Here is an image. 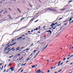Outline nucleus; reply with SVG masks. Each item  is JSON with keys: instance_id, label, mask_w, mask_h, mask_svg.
<instances>
[{"instance_id": "nucleus-1", "label": "nucleus", "mask_w": 73, "mask_h": 73, "mask_svg": "<svg viewBox=\"0 0 73 73\" xmlns=\"http://www.w3.org/2000/svg\"><path fill=\"white\" fill-rule=\"evenodd\" d=\"M33 54V53H31V54L30 55L29 57L27 58V59H26V60H31V58L33 57V55H32Z\"/></svg>"}, {"instance_id": "nucleus-2", "label": "nucleus", "mask_w": 73, "mask_h": 73, "mask_svg": "<svg viewBox=\"0 0 73 73\" xmlns=\"http://www.w3.org/2000/svg\"><path fill=\"white\" fill-rule=\"evenodd\" d=\"M68 5H66V6H64L65 8H64V9H62V10H61V11H64V10H65V9H66V7H67V6H68Z\"/></svg>"}, {"instance_id": "nucleus-3", "label": "nucleus", "mask_w": 73, "mask_h": 73, "mask_svg": "<svg viewBox=\"0 0 73 73\" xmlns=\"http://www.w3.org/2000/svg\"><path fill=\"white\" fill-rule=\"evenodd\" d=\"M40 26H39L38 27V28H36V29H34V31H38V30L39 29H40Z\"/></svg>"}, {"instance_id": "nucleus-4", "label": "nucleus", "mask_w": 73, "mask_h": 73, "mask_svg": "<svg viewBox=\"0 0 73 73\" xmlns=\"http://www.w3.org/2000/svg\"><path fill=\"white\" fill-rule=\"evenodd\" d=\"M46 32H50V35H51V33H52V31L50 30L47 31Z\"/></svg>"}, {"instance_id": "nucleus-5", "label": "nucleus", "mask_w": 73, "mask_h": 73, "mask_svg": "<svg viewBox=\"0 0 73 73\" xmlns=\"http://www.w3.org/2000/svg\"><path fill=\"white\" fill-rule=\"evenodd\" d=\"M20 48V47H18L17 48H16V51H17V50H19Z\"/></svg>"}, {"instance_id": "nucleus-6", "label": "nucleus", "mask_w": 73, "mask_h": 73, "mask_svg": "<svg viewBox=\"0 0 73 73\" xmlns=\"http://www.w3.org/2000/svg\"><path fill=\"white\" fill-rule=\"evenodd\" d=\"M8 16L10 19H12V18L11 17V15H8Z\"/></svg>"}, {"instance_id": "nucleus-7", "label": "nucleus", "mask_w": 73, "mask_h": 73, "mask_svg": "<svg viewBox=\"0 0 73 73\" xmlns=\"http://www.w3.org/2000/svg\"><path fill=\"white\" fill-rule=\"evenodd\" d=\"M52 27L51 28H52V29H56V28L57 27H56L55 26V27ZM51 28L50 29H51Z\"/></svg>"}, {"instance_id": "nucleus-8", "label": "nucleus", "mask_w": 73, "mask_h": 73, "mask_svg": "<svg viewBox=\"0 0 73 73\" xmlns=\"http://www.w3.org/2000/svg\"><path fill=\"white\" fill-rule=\"evenodd\" d=\"M73 55H72L71 56H70L69 57H68V58H67V60H69V59L70 58V57H73Z\"/></svg>"}, {"instance_id": "nucleus-9", "label": "nucleus", "mask_w": 73, "mask_h": 73, "mask_svg": "<svg viewBox=\"0 0 73 73\" xmlns=\"http://www.w3.org/2000/svg\"><path fill=\"white\" fill-rule=\"evenodd\" d=\"M34 19L33 18H32L30 21V22H32Z\"/></svg>"}, {"instance_id": "nucleus-10", "label": "nucleus", "mask_w": 73, "mask_h": 73, "mask_svg": "<svg viewBox=\"0 0 73 73\" xmlns=\"http://www.w3.org/2000/svg\"><path fill=\"white\" fill-rule=\"evenodd\" d=\"M54 25V23H53L51 24V25L50 26V27H53Z\"/></svg>"}, {"instance_id": "nucleus-11", "label": "nucleus", "mask_w": 73, "mask_h": 73, "mask_svg": "<svg viewBox=\"0 0 73 73\" xmlns=\"http://www.w3.org/2000/svg\"><path fill=\"white\" fill-rule=\"evenodd\" d=\"M8 48V47H7L5 48V50H4V52H5L6 50H7V48Z\"/></svg>"}, {"instance_id": "nucleus-12", "label": "nucleus", "mask_w": 73, "mask_h": 73, "mask_svg": "<svg viewBox=\"0 0 73 73\" xmlns=\"http://www.w3.org/2000/svg\"><path fill=\"white\" fill-rule=\"evenodd\" d=\"M51 11H54V12H57V11L55 9H52Z\"/></svg>"}, {"instance_id": "nucleus-13", "label": "nucleus", "mask_w": 73, "mask_h": 73, "mask_svg": "<svg viewBox=\"0 0 73 73\" xmlns=\"http://www.w3.org/2000/svg\"><path fill=\"white\" fill-rule=\"evenodd\" d=\"M17 9L18 11L19 12V13H21V11H20V9H19V8H17Z\"/></svg>"}, {"instance_id": "nucleus-14", "label": "nucleus", "mask_w": 73, "mask_h": 73, "mask_svg": "<svg viewBox=\"0 0 73 73\" xmlns=\"http://www.w3.org/2000/svg\"><path fill=\"white\" fill-rule=\"evenodd\" d=\"M15 44H16V43H15L13 44H10V46H12V45H15Z\"/></svg>"}, {"instance_id": "nucleus-15", "label": "nucleus", "mask_w": 73, "mask_h": 73, "mask_svg": "<svg viewBox=\"0 0 73 73\" xmlns=\"http://www.w3.org/2000/svg\"><path fill=\"white\" fill-rule=\"evenodd\" d=\"M47 10H51V11H52V9H51L50 8H47Z\"/></svg>"}, {"instance_id": "nucleus-16", "label": "nucleus", "mask_w": 73, "mask_h": 73, "mask_svg": "<svg viewBox=\"0 0 73 73\" xmlns=\"http://www.w3.org/2000/svg\"><path fill=\"white\" fill-rule=\"evenodd\" d=\"M72 1H73L72 0L69 1V2H68V4H69V3H71V2H72Z\"/></svg>"}, {"instance_id": "nucleus-17", "label": "nucleus", "mask_w": 73, "mask_h": 73, "mask_svg": "<svg viewBox=\"0 0 73 73\" xmlns=\"http://www.w3.org/2000/svg\"><path fill=\"white\" fill-rule=\"evenodd\" d=\"M25 19V17H24L23 18H22L21 20V21L22 20H23V19Z\"/></svg>"}, {"instance_id": "nucleus-18", "label": "nucleus", "mask_w": 73, "mask_h": 73, "mask_svg": "<svg viewBox=\"0 0 73 73\" xmlns=\"http://www.w3.org/2000/svg\"><path fill=\"white\" fill-rule=\"evenodd\" d=\"M15 68V67H12L11 68H10V69H11V70H13V68Z\"/></svg>"}, {"instance_id": "nucleus-19", "label": "nucleus", "mask_w": 73, "mask_h": 73, "mask_svg": "<svg viewBox=\"0 0 73 73\" xmlns=\"http://www.w3.org/2000/svg\"><path fill=\"white\" fill-rule=\"evenodd\" d=\"M48 44H47L46 46L44 47V49H43V50H44V49H45V48H46V47H47V46H48Z\"/></svg>"}, {"instance_id": "nucleus-20", "label": "nucleus", "mask_w": 73, "mask_h": 73, "mask_svg": "<svg viewBox=\"0 0 73 73\" xmlns=\"http://www.w3.org/2000/svg\"><path fill=\"white\" fill-rule=\"evenodd\" d=\"M22 68H21L19 70H18L17 71V72H19L21 69H22Z\"/></svg>"}, {"instance_id": "nucleus-21", "label": "nucleus", "mask_w": 73, "mask_h": 73, "mask_svg": "<svg viewBox=\"0 0 73 73\" xmlns=\"http://www.w3.org/2000/svg\"><path fill=\"white\" fill-rule=\"evenodd\" d=\"M23 38L22 37H20L19 38H17V40H19V39H20V38Z\"/></svg>"}, {"instance_id": "nucleus-22", "label": "nucleus", "mask_w": 73, "mask_h": 73, "mask_svg": "<svg viewBox=\"0 0 73 73\" xmlns=\"http://www.w3.org/2000/svg\"><path fill=\"white\" fill-rule=\"evenodd\" d=\"M10 43H11V42H9V43H8L5 46V47H6V46H7V45H8L9 44H10Z\"/></svg>"}, {"instance_id": "nucleus-23", "label": "nucleus", "mask_w": 73, "mask_h": 73, "mask_svg": "<svg viewBox=\"0 0 73 73\" xmlns=\"http://www.w3.org/2000/svg\"><path fill=\"white\" fill-rule=\"evenodd\" d=\"M72 17H71L70 19V20H69V21H71V20H72Z\"/></svg>"}, {"instance_id": "nucleus-24", "label": "nucleus", "mask_w": 73, "mask_h": 73, "mask_svg": "<svg viewBox=\"0 0 73 73\" xmlns=\"http://www.w3.org/2000/svg\"><path fill=\"white\" fill-rule=\"evenodd\" d=\"M68 21V20L67 19H66L65 21H63V23H66V21Z\"/></svg>"}, {"instance_id": "nucleus-25", "label": "nucleus", "mask_w": 73, "mask_h": 73, "mask_svg": "<svg viewBox=\"0 0 73 73\" xmlns=\"http://www.w3.org/2000/svg\"><path fill=\"white\" fill-rule=\"evenodd\" d=\"M35 65H33L32 66V68H35Z\"/></svg>"}, {"instance_id": "nucleus-26", "label": "nucleus", "mask_w": 73, "mask_h": 73, "mask_svg": "<svg viewBox=\"0 0 73 73\" xmlns=\"http://www.w3.org/2000/svg\"><path fill=\"white\" fill-rule=\"evenodd\" d=\"M37 51H38V50H34L33 52V53H35V52H36Z\"/></svg>"}, {"instance_id": "nucleus-27", "label": "nucleus", "mask_w": 73, "mask_h": 73, "mask_svg": "<svg viewBox=\"0 0 73 73\" xmlns=\"http://www.w3.org/2000/svg\"><path fill=\"white\" fill-rule=\"evenodd\" d=\"M12 49H10L9 50H8V52H7V53H9V51L11 50Z\"/></svg>"}, {"instance_id": "nucleus-28", "label": "nucleus", "mask_w": 73, "mask_h": 73, "mask_svg": "<svg viewBox=\"0 0 73 73\" xmlns=\"http://www.w3.org/2000/svg\"><path fill=\"white\" fill-rule=\"evenodd\" d=\"M29 50V48H27L25 50Z\"/></svg>"}, {"instance_id": "nucleus-29", "label": "nucleus", "mask_w": 73, "mask_h": 73, "mask_svg": "<svg viewBox=\"0 0 73 73\" xmlns=\"http://www.w3.org/2000/svg\"><path fill=\"white\" fill-rule=\"evenodd\" d=\"M38 21V20H37L36 21H35L34 23H36V22H37V21Z\"/></svg>"}, {"instance_id": "nucleus-30", "label": "nucleus", "mask_w": 73, "mask_h": 73, "mask_svg": "<svg viewBox=\"0 0 73 73\" xmlns=\"http://www.w3.org/2000/svg\"><path fill=\"white\" fill-rule=\"evenodd\" d=\"M13 55H12L11 56H9V58H11V57H13Z\"/></svg>"}, {"instance_id": "nucleus-31", "label": "nucleus", "mask_w": 73, "mask_h": 73, "mask_svg": "<svg viewBox=\"0 0 73 73\" xmlns=\"http://www.w3.org/2000/svg\"><path fill=\"white\" fill-rule=\"evenodd\" d=\"M22 58H23V56H22L21 58L19 60H22Z\"/></svg>"}, {"instance_id": "nucleus-32", "label": "nucleus", "mask_w": 73, "mask_h": 73, "mask_svg": "<svg viewBox=\"0 0 73 73\" xmlns=\"http://www.w3.org/2000/svg\"><path fill=\"white\" fill-rule=\"evenodd\" d=\"M61 19H62V18H60L58 19L59 20H61Z\"/></svg>"}, {"instance_id": "nucleus-33", "label": "nucleus", "mask_w": 73, "mask_h": 73, "mask_svg": "<svg viewBox=\"0 0 73 73\" xmlns=\"http://www.w3.org/2000/svg\"><path fill=\"white\" fill-rule=\"evenodd\" d=\"M40 70V72H39V73H41V72H42V71H41V70Z\"/></svg>"}, {"instance_id": "nucleus-34", "label": "nucleus", "mask_w": 73, "mask_h": 73, "mask_svg": "<svg viewBox=\"0 0 73 73\" xmlns=\"http://www.w3.org/2000/svg\"><path fill=\"white\" fill-rule=\"evenodd\" d=\"M3 67H4V66H2V68H1V70H2V69H3Z\"/></svg>"}, {"instance_id": "nucleus-35", "label": "nucleus", "mask_w": 73, "mask_h": 73, "mask_svg": "<svg viewBox=\"0 0 73 73\" xmlns=\"http://www.w3.org/2000/svg\"><path fill=\"white\" fill-rule=\"evenodd\" d=\"M17 55L18 56H20V54H17Z\"/></svg>"}, {"instance_id": "nucleus-36", "label": "nucleus", "mask_w": 73, "mask_h": 73, "mask_svg": "<svg viewBox=\"0 0 73 73\" xmlns=\"http://www.w3.org/2000/svg\"><path fill=\"white\" fill-rule=\"evenodd\" d=\"M15 40L13 39V40H12L11 42H13V41H15Z\"/></svg>"}, {"instance_id": "nucleus-37", "label": "nucleus", "mask_w": 73, "mask_h": 73, "mask_svg": "<svg viewBox=\"0 0 73 73\" xmlns=\"http://www.w3.org/2000/svg\"><path fill=\"white\" fill-rule=\"evenodd\" d=\"M62 70H60L59 71H58V72H61Z\"/></svg>"}, {"instance_id": "nucleus-38", "label": "nucleus", "mask_w": 73, "mask_h": 73, "mask_svg": "<svg viewBox=\"0 0 73 73\" xmlns=\"http://www.w3.org/2000/svg\"><path fill=\"white\" fill-rule=\"evenodd\" d=\"M60 63H61V61H60V62H59L58 63V64H60Z\"/></svg>"}, {"instance_id": "nucleus-39", "label": "nucleus", "mask_w": 73, "mask_h": 73, "mask_svg": "<svg viewBox=\"0 0 73 73\" xmlns=\"http://www.w3.org/2000/svg\"><path fill=\"white\" fill-rule=\"evenodd\" d=\"M45 27H46L45 26H44L43 27V28L44 29L45 28Z\"/></svg>"}, {"instance_id": "nucleus-40", "label": "nucleus", "mask_w": 73, "mask_h": 73, "mask_svg": "<svg viewBox=\"0 0 73 73\" xmlns=\"http://www.w3.org/2000/svg\"><path fill=\"white\" fill-rule=\"evenodd\" d=\"M61 24L60 23L59 25H57V26H59V25H61Z\"/></svg>"}, {"instance_id": "nucleus-41", "label": "nucleus", "mask_w": 73, "mask_h": 73, "mask_svg": "<svg viewBox=\"0 0 73 73\" xmlns=\"http://www.w3.org/2000/svg\"><path fill=\"white\" fill-rule=\"evenodd\" d=\"M7 70H8L9 71V72H10V69H7Z\"/></svg>"}, {"instance_id": "nucleus-42", "label": "nucleus", "mask_w": 73, "mask_h": 73, "mask_svg": "<svg viewBox=\"0 0 73 73\" xmlns=\"http://www.w3.org/2000/svg\"><path fill=\"white\" fill-rule=\"evenodd\" d=\"M33 44H34L33 43H32V44L31 45V46H32V45H33Z\"/></svg>"}, {"instance_id": "nucleus-43", "label": "nucleus", "mask_w": 73, "mask_h": 73, "mask_svg": "<svg viewBox=\"0 0 73 73\" xmlns=\"http://www.w3.org/2000/svg\"><path fill=\"white\" fill-rule=\"evenodd\" d=\"M28 35V33H25V35Z\"/></svg>"}, {"instance_id": "nucleus-44", "label": "nucleus", "mask_w": 73, "mask_h": 73, "mask_svg": "<svg viewBox=\"0 0 73 73\" xmlns=\"http://www.w3.org/2000/svg\"><path fill=\"white\" fill-rule=\"evenodd\" d=\"M23 48H24V47H22L20 49H23Z\"/></svg>"}, {"instance_id": "nucleus-45", "label": "nucleus", "mask_w": 73, "mask_h": 73, "mask_svg": "<svg viewBox=\"0 0 73 73\" xmlns=\"http://www.w3.org/2000/svg\"><path fill=\"white\" fill-rule=\"evenodd\" d=\"M6 66H7V64H5L4 67V68H5V67Z\"/></svg>"}, {"instance_id": "nucleus-46", "label": "nucleus", "mask_w": 73, "mask_h": 73, "mask_svg": "<svg viewBox=\"0 0 73 73\" xmlns=\"http://www.w3.org/2000/svg\"><path fill=\"white\" fill-rule=\"evenodd\" d=\"M68 62H69V60H67L66 62V63H68Z\"/></svg>"}, {"instance_id": "nucleus-47", "label": "nucleus", "mask_w": 73, "mask_h": 73, "mask_svg": "<svg viewBox=\"0 0 73 73\" xmlns=\"http://www.w3.org/2000/svg\"><path fill=\"white\" fill-rule=\"evenodd\" d=\"M57 24V22L55 23V24L54 23V25H56V24Z\"/></svg>"}, {"instance_id": "nucleus-48", "label": "nucleus", "mask_w": 73, "mask_h": 73, "mask_svg": "<svg viewBox=\"0 0 73 73\" xmlns=\"http://www.w3.org/2000/svg\"><path fill=\"white\" fill-rule=\"evenodd\" d=\"M10 46V45H8V46L7 47L8 48V47H9Z\"/></svg>"}, {"instance_id": "nucleus-49", "label": "nucleus", "mask_w": 73, "mask_h": 73, "mask_svg": "<svg viewBox=\"0 0 73 73\" xmlns=\"http://www.w3.org/2000/svg\"><path fill=\"white\" fill-rule=\"evenodd\" d=\"M65 59H66V58H64L63 59V61H65Z\"/></svg>"}, {"instance_id": "nucleus-50", "label": "nucleus", "mask_w": 73, "mask_h": 73, "mask_svg": "<svg viewBox=\"0 0 73 73\" xmlns=\"http://www.w3.org/2000/svg\"><path fill=\"white\" fill-rule=\"evenodd\" d=\"M37 54H36V55H35V56L34 57V58H35L36 57V56H37Z\"/></svg>"}, {"instance_id": "nucleus-51", "label": "nucleus", "mask_w": 73, "mask_h": 73, "mask_svg": "<svg viewBox=\"0 0 73 73\" xmlns=\"http://www.w3.org/2000/svg\"><path fill=\"white\" fill-rule=\"evenodd\" d=\"M6 70H4L3 71V72H5L6 71Z\"/></svg>"}, {"instance_id": "nucleus-52", "label": "nucleus", "mask_w": 73, "mask_h": 73, "mask_svg": "<svg viewBox=\"0 0 73 73\" xmlns=\"http://www.w3.org/2000/svg\"><path fill=\"white\" fill-rule=\"evenodd\" d=\"M49 72H50V70H48V71H47V73H49Z\"/></svg>"}, {"instance_id": "nucleus-53", "label": "nucleus", "mask_w": 73, "mask_h": 73, "mask_svg": "<svg viewBox=\"0 0 73 73\" xmlns=\"http://www.w3.org/2000/svg\"><path fill=\"white\" fill-rule=\"evenodd\" d=\"M60 65V63H59V64L57 65V66H59V65Z\"/></svg>"}, {"instance_id": "nucleus-54", "label": "nucleus", "mask_w": 73, "mask_h": 73, "mask_svg": "<svg viewBox=\"0 0 73 73\" xmlns=\"http://www.w3.org/2000/svg\"><path fill=\"white\" fill-rule=\"evenodd\" d=\"M37 32H38V33H40V32L38 31Z\"/></svg>"}, {"instance_id": "nucleus-55", "label": "nucleus", "mask_w": 73, "mask_h": 73, "mask_svg": "<svg viewBox=\"0 0 73 73\" xmlns=\"http://www.w3.org/2000/svg\"><path fill=\"white\" fill-rule=\"evenodd\" d=\"M33 32V30H32L31 31V32Z\"/></svg>"}, {"instance_id": "nucleus-56", "label": "nucleus", "mask_w": 73, "mask_h": 73, "mask_svg": "<svg viewBox=\"0 0 73 73\" xmlns=\"http://www.w3.org/2000/svg\"><path fill=\"white\" fill-rule=\"evenodd\" d=\"M23 70H22L21 71V72H23Z\"/></svg>"}, {"instance_id": "nucleus-57", "label": "nucleus", "mask_w": 73, "mask_h": 73, "mask_svg": "<svg viewBox=\"0 0 73 73\" xmlns=\"http://www.w3.org/2000/svg\"><path fill=\"white\" fill-rule=\"evenodd\" d=\"M62 64H63V62H62L61 64H60V65H62Z\"/></svg>"}, {"instance_id": "nucleus-58", "label": "nucleus", "mask_w": 73, "mask_h": 73, "mask_svg": "<svg viewBox=\"0 0 73 73\" xmlns=\"http://www.w3.org/2000/svg\"><path fill=\"white\" fill-rule=\"evenodd\" d=\"M15 50V49H13V50H12V51H14V50Z\"/></svg>"}, {"instance_id": "nucleus-59", "label": "nucleus", "mask_w": 73, "mask_h": 73, "mask_svg": "<svg viewBox=\"0 0 73 73\" xmlns=\"http://www.w3.org/2000/svg\"><path fill=\"white\" fill-rule=\"evenodd\" d=\"M9 49H10V48H9L8 49H7V50H9Z\"/></svg>"}, {"instance_id": "nucleus-60", "label": "nucleus", "mask_w": 73, "mask_h": 73, "mask_svg": "<svg viewBox=\"0 0 73 73\" xmlns=\"http://www.w3.org/2000/svg\"><path fill=\"white\" fill-rule=\"evenodd\" d=\"M25 36V35H22V36Z\"/></svg>"}, {"instance_id": "nucleus-61", "label": "nucleus", "mask_w": 73, "mask_h": 73, "mask_svg": "<svg viewBox=\"0 0 73 73\" xmlns=\"http://www.w3.org/2000/svg\"><path fill=\"white\" fill-rule=\"evenodd\" d=\"M24 39H25V38H23V40H24Z\"/></svg>"}, {"instance_id": "nucleus-62", "label": "nucleus", "mask_w": 73, "mask_h": 73, "mask_svg": "<svg viewBox=\"0 0 73 73\" xmlns=\"http://www.w3.org/2000/svg\"><path fill=\"white\" fill-rule=\"evenodd\" d=\"M11 61V59H9V60H8V61L9 62V61Z\"/></svg>"}, {"instance_id": "nucleus-63", "label": "nucleus", "mask_w": 73, "mask_h": 73, "mask_svg": "<svg viewBox=\"0 0 73 73\" xmlns=\"http://www.w3.org/2000/svg\"><path fill=\"white\" fill-rule=\"evenodd\" d=\"M14 47H13V48H12L11 49V50H12V49H14Z\"/></svg>"}, {"instance_id": "nucleus-64", "label": "nucleus", "mask_w": 73, "mask_h": 73, "mask_svg": "<svg viewBox=\"0 0 73 73\" xmlns=\"http://www.w3.org/2000/svg\"><path fill=\"white\" fill-rule=\"evenodd\" d=\"M9 66H10V65H11V64H9Z\"/></svg>"}]
</instances>
